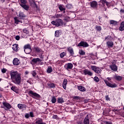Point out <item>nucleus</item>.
Segmentation results:
<instances>
[{
    "instance_id": "obj_59",
    "label": "nucleus",
    "mask_w": 124,
    "mask_h": 124,
    "mask_svg": "<svg viewBox=\"0 0 124 124\" xmlns=\"http://www.w3.org/2000/svg\"><path fill=\"white\" fill-rule=\"evenodd\" d=\"M27 83H29V84H30V85H31V84H32V82L30 80H27Z\"/></svg>"
},
{
    "instance_id": "obj_45",
    "label": "nucleus",
    "mask_w": 124,
    "mask_h": 124,
    "mask_svg": "<svg viewBox=\"0 0 124 124\" xmlns=\"http://www.w3.org/2000/svg\"><path fill=\"white\" fill-rule=\"evenodd\" d=\"M32 4H33V5H34V7L37 8V7H38V6H37V4H36V3H35V1L34 0L32 1Z\"/></svg>"
},
{
    "instance_id": "obj_2",
    "label": "nucleus",
    "mask_w": 124,
    "mask_h": 124,
    "mask_svg": "<svg viewBox=\"0 0 124 124\" xmlns=\"http://www.w3.org/2000/svg\"><path fill=\"white\" fill-rule=\"evenodd\" d=\"M51 24L56 26V27H60V26H62L63 25V21L61 19H56L55 21H52Z\"/></svg>"
},
{
    "instance_id": "obj_23",
    "label": "nucleus",
    "mask_w": 124,
    "mask_h": 124,
    "mask_svg": "<svg viewBox=\"0 0 124 124\" xmlns=\"http://www.w3.org/2000/svg\"><path fill=\"white\" fill-rule=\"evenodd\" d=\"M119 30L120 31H124V21H123L121 23L120 27H119Z\"/></svg>"
},
{
    "instance_id": "obj_37",
    "label": "nucleus",
    "mask_w": 124,
    "mask_h": 124,
    "mask_svg": "<svg viewBox=\"0 0 124 124\" xmlns=\"http://www.w3.org/2000/svg\"><path fill=\"white\" fill-rule=\"evenodd\" d=\"M95 30L97 31H100L102 30L101 26H95Z\"/></svg>"
},
{
    "instance_id": "obj_19",
    "label": "nucleus",
    "mask_w": 124,
    "mask_h": 124,
    "mask_svg": "<svg viewBox=\"0 0 124 124\" xmlns=\"http://www.w3.org/2000/svg\"><path fill=\"white\" fill-rule=\"evenodd\" d=\"M78 91H80V92H86V89L85 88V87L82 86H78Z\"/></svg>"
},
{
    "instance_id": "obj_49",
    "label": "nucleus",
    "mask_w": 124,
    "mask_h": 124,
    "mask_svg": "<svg viewBox=\"0 0 124 124\" xmlns=\"http://www.w3.org/2000/svg\"><path fill=\"white\" fill-rule=\"evenodd\" d=\"M6 71H7V70H6V69L5 68H3L2 69H1V72L2 73H5Z\"/></svg>"
},
{
    "instance_id": "obj_11",
    "label": "nucleus",
    "mask_w": 124,
    "mask_h": 124,
    "mask_svg": "<svg viewBox=\"0 0 124 124\" xmlns=\"http://www.w3.org/2000/svg\"><path fill=\"white\" fill-rule=\"evenodd\" d=\"M3 105L5 107V110H8L11 108V105L7 102H3Z\"/></svg>"
},
{
    "instance_id": "obj_35",
    "label": "nucleus",
    "mask_w": 124,
    "mask_h": 124,
    "mask_svg": "<svg viewBox=\"0 0 124 124\" xmlns=\"http://www.w3.org/2000/svg\"><path fill=\"white\" fill-rule=\"evenodd\" d=\"M14 20H15V24H18L19 23H20V20L18 19L17 17H14Z\"/></svg>"
},
{
    "instance_id": "obj_16",
    "label": "nucleus",
    "mask_w": 124,
    "mask_h": 124,
    "mask_svg": "<svg viewBox=\"0 0 124 124\" xmlns=\"http://www.w3.org/2000/svg\"><path fill=\"white\" fill-rule=\"evenodd\" d=\"M14 65H19L20 64V61L18 58H15L13 61Z\"/></svg>"
},
{
    "instance_id": "obj_47",
    "label": "nucleus",
    "mask_w": 124,
    "mask_h": 124,
    "mask_svg": "<svg viewBox=\"0 0 124 124\" xmlns=\"http://www.w3.org/2000/svg\"><path fill=\"white\" fill-rule=\"evenodd\" d=\"M65 52H62L60 54V57L61 58H63V57H64V56H65Z\"/></svg>"
},
{
    "instance_id": "obj_58",
    "label": "nucleus",
    "mask_w": 124,
    "mask_h": 124,
    "mask_svg": "<svg viewBox=\"0 0 124 124\" xmlns=\"http://www.w3.org/2000/svg\"><path fill=\"white\" fill-rule=\"evenodd\" d=\"M109 37H110L109 35L107 36V37H106L105 40H107V39H109Z\"/></svg>"
},
{
    "instance_id": "obj_60",
    "label": "nucleus",
    "mask_w": 124,
    "mask_h": 124,
    "mask_svg": "<svg viewBox=\"0 0 124 124\" xmlns=\"http://www.w3.org/2000/svg\"><path fill=\"white\" fill-rule=\"evenodd\" d=\"M106 4L107 5V6H108L109 4H110V3H109V2L107 1L106 2Z\"/></svg>"
},
{
    "instance_id": "obj_61",
    "label": "nucleus",
    "mask_w": 124,
    "mask_h": 124,
    "mask_svg": "<svg viewBox=\"0 0 124 124\" xmlns=\"http://www.w3.org/2000/svg\"><path fill=\"white\" fill-rule=\"evenodd\" d=\"M77 124H83V122L82 121H79L77 122Z\"/></svg>"
},
{
    "instance_id": "obj_18",
    "label": "nucleus",
    "mask_w": 124,
    "mask_h": 124,
    "mask_svg": "<svg viewBox=\"0 0 124 124\" xmlns=\"http://www.w3.org/2000/svg\"><path fill=\"white\" fill-rule=\"evenodd\" d=\"M20 6L23 8V9H25V10H26L28 11L29 9H30V6L29 5H27L26 4H20Z\"/></svg>"
},
{
    "instance_id": "obj_26",
    "label": "nucleus",
    "mask_w": 124,
    "mask_h": 124,
    "mask_svg": "<svg viewBox=\"0 0 124 124\" xmlns=\"http://www.w3.org/2000/svg\"><path fill=\"white\" fill-rule=\"evenodd\" d=\"M66 85H67V79L65 78L64 79L62 85V87L64 90L66 89Z\"/></svg>"
},
{
    "instance_id": "obj_33",
    "label": "nucleus",
    "mask_w": 124,
    "mask_h": 124,
    "mask_svg": "<svg viewBox=\"0 0 124 124\" xmlns=\"http://www.w3.org/2000/svg\"><path fill=\"white\" fill-rule=\"evenodd\" d=\"M53 71V69H52V67L49 66L48 67L47 70V73H51Z\"/></svg>"
},
{
    "instance_id": "obj_42",
    "label": "nucleus",
    "mask_w": 124,
    "mask_h": 124,
    "mask_svg": "<svg viewBox=\"0 0 124 124\" xmlns=\"http://www.w3.org/2000/svg\"><path fill=\"white\" fill-rule=\"evenodd\" d=\"M107 2V0H101V2L102 4H103V5H104V6H105V4Z\"/></svg>"
},
{
    "instance_id": "obj_54",
    "label": "nucleus",
    "mask_w": 124,
    "mask_h": 124,
    "mask_svg": "<svg viewBox=\"0 0 124 124\" xmlns=\"http://www.w3.org/2000/svg\"><path fill=\"white\" fill-rule=\"evenodd\" d=\"M74 98H75V99H80V97L79 96H74Z\"/></svg>"
},
{
    "instance_id": "obj_53",
    "label": "nucleus",
    "mask_w": 124,
    "mask_h": 124,
    "mask_svg": "<svg viewBox=\"0 0 124 124\" xmlns=\"http://www.w3.org/2000/svg\"><path fill=\"white\" fill-rule=\"evenodd\" d=\"M52 119H54V120H56V119H58V115H54L52 116Z\"/></svg>"
},
{
    "instance_id": "obj_4",
    "label": "nucleus",
    "mask_w": 124,
    "mask_h": 124,
    "mask_svg": "<svg viewBox=\"0 0 124 124\" xmlns=\"http://www.w3.org/2000/svg\"><path fill=\"white\" fill-rule=\"evenodd\" d=\"M28 94H30V96L32 97V98H40L41 97L39 94L34 93L31 90L28 92Z\"/></svg>"
},
{
    "instance_id": "obj_10",
    "label": "nucleus",
    "mask_w": 124,
    "mask_h": 124,
    "mask_svg": "<svg viewBox=\"0 0 124 124\" xmlns=\"http://www.w3.org/2000/svg\"><path fill=\"white\" fill-rule=\"evenodd\" d=\"M98 3L96 1H93L90 2V6L92 8L96 9L97 8Z\"/></svg>"
},
{
    "instance_id": "obj_50",
    "label": "nucleus",
    "mask_w": 124,
    "mask_h": 124,
    "mask_svg": "<svg viewBox=\"0 0 124 124\" xmlns=\"http://www.w3.org/2000/svg\"><path fill=\"white\" fill-rule=\"evenodd\" d=\"M62 15L61 14H58L56 16V18H62Z\"/></svg>"
},
{
    "instance_id": "obj_12",
    "label": "nucleus",
    "mask_w": 124,
    "mask_h": 124,
    "mask_svg": "<svg viewBox=\"0 0 124 124\" xmlns=\"http://www.w3.org/2000/svg\"><path fill=\"white\" fill-rule=\"evenodd\" d=\"M31 62L32 63H33V64H34L35 63H37V62H42V59H41L39 58H34L32 60Z\"/></svg>"
},
{
    "instance_id": "obj_21",
    "label": "nucleus",
    "mask_w": 124,
    "mask_h": 124,
    "mask_svg": "<svg viewBox=\"0 0 124 124\" xmlns=\"http://www.w3.org/2000/svg\"><path fill=\"white\" fill-rule=\"evenodd\" d=\"M59 8L61 12H62L63 11V13H65V8H64V6L62 5H60L59 6Z\"/></svg>"
},
{
    "instance_id": "obj_62",
    "label": "nucleus",
    "mask_w": 124,
    "mask_h": 124,
    "mask_svg": "<svg viewBox=\"0 0 124 124\" xmlns=\"http://www.w3.org/2000/svg\"><path fill=\"white\" fill-rule=\"evenodd\" d=\"M107 79H108V81H109V82H111V78H107Z\"/></svg>"
},
{
    "instance_id": "obj_3",
    "label": "nucleus",
    "mask_w": 124,
    "mask_h": 124,
    "mask_svg": "<svg viewBox=\"0 0 124 124\" xmlns=\"http://www.w3.org/2000/svg\"><path fill=\"white\" fill-rule=\"evenodd\" d=\"M24 52L25 54H31V45L27 44L24 46Z\"/></svg>"
},
{
    "instance_id": "obj_25",
    "label": "nucleus",
    "mask_w": 124,
    "mask_h": 124,
    "mask_svg": "<svg viewBox=\"0 0 124 124\" xmlns=\"http://www.w3.org/2000/svg\"><path fill=\"white\" fill-rule=\"evenodd\" d=\"M33 49L35 52H37V53H40V52H42V51L40 47L37 46H34Z\"/></svg>"
},
{
    "instance_id": "obj_13",
    "label": "nucleus",
    "mask_w": 124,
    "mask_h": 124,
    "mask_svg": "<svg viewBox=\"0 0 124 124\" xmlns=\"http://www.w3.org/2000/svg\"><path fill=\"white\" fill-rule=\"evenodd\" d=\"M83 73L84 75H89V76H93V73L88 69L84 70Z\"/></svg>"
},
{
    "instance_id": "obj_52",
    "label": "nucleus",
    "mask_w": 124,
    "mask_h": 124,
    "mask_svg": "<svg viewBox=\"0 0 124 124\" xmlns=\"http://www.w3.org/2000/svg\"><path fill=\"white\" fill-rule=\"evenodd\" d=\"M30 114L29 113H26L25 114V118H26L27 119H29V118H30Z\"/></svg>"
},
{
    "instance_id": "obj_15",
    "label": "nucleus",
    "mask_w": 124,
    "mask_h": 124,
    "mask_svg": "<svg viewBox=\"0 0 124 124\" xmlns=\"http://www.w3.org/2000/svg\"><path fill=\"white\" fill-rule=\"evenodd\" d=\"M67 50L70 55L73 57L74 55V50H73V48L72 47H67Z\"/></svg>"
},
{
    "instance_id": "obj_44",
    "label": "nucleus",
    "mask_w": 124,
    "mask_h": 124,
    "mask_svg": "<svg viewBox=\"0 0 124 124\" xmlns=\"http://www.w3.org/2000/svg\"><path fill=\"white\" fill-rule=\"evenodd\" d=\"M66 7H67L68 9H70L71 8H72V5L68 4L67 5H66Z\"/></svg>"
},
{
    "instance_id": "obj_24",
    "label": "nucleus",
    "mask_w": 124,
    "mask_h": 124,
    "mask_svg": "<svg viewBox=\"0 0 124 124\" xmlns=\"http://www.w3.org/2000/svg\"><path fill=\"white\" fill-rule=\"evenodd\" d=\"M107 45L108 47L112 48L114 46V43L112 41H108L107 42Z\"/></svg>"
},
{
    "instance_id": "obj_5",
    "label": "nucleus",
    "mask_w": 124,
    "mask_h": 124,
    "mask_svg": "<svg viewBox=\"0 0 124 124\" xmlns=\"http://www.w3.org/2000/svg\"><path fill=\"white\" fill-rule=\"evenodd\" d=\"M91 68L95 73H97L98 74L101 73L102 70L100 69V68L97 67L96 66H91Z\"/></svg>"
},
{
    "instance_id": "obj_29",
    "label": "nucleus",
    "mask_w": 124,
    "mask_h": 124,
    "mask_svg": "<svg viewBox=\"0 0 124 124\" xmlns=\"http://www.w3.org/2000/svg\"><path fill=\"white\" fill-rule=\"evenodd\" d=\"M57 102L58 103H63L64 101L63 100V98L62 97H59L58 98Z\"/></svg>"
},
{
    "instance_id": "obj_56",
    "label": "nucleus",
    "mask_w": 124,
    "mask_h": 124,
    "mask_svg": "<svg viewBox=\"0 0 124 124\" xmlns=\"http://www.w3.org/2000/svg\"><path fill=\"white\" fill-rule=\"evenodd\" d=\"M106 100L107 101H108V100L110 101V98H109V96L107 95L106 96Z\"/></svg>"
},
{
    "instance_id": "obj_38",
    "label": "nucleus",
    "mask_w": 124,
    "mask_h": 124,
    "mask_svg": "<svg viewBox=\"0 0 124 124\" xmlns=\"http://www.w3.org/2000/svg\"><path fill=\"white\" fill-rule=\"evenodd\" d=\"M23 32H24V33H26V34H28L29 33V31L27 29V28H25L23 30Z\"/></svg>"
},
{
    "instance_id": "obj_41",
    "label": "nucleus",
    "mask_w": 124,
    "mask_h": 124,
    "mask_svg": "<svg viewBox=\"0 0 124 124\" xmlns=\"http://www.w3.org/2000/svg\"><path fill=\"white\" fill-rule=\"evenodd\" d=\"M118 115H120L123 118H124V111H120L118 113Z\"/></svg>"
},
{
    "instance_id": "obj_6",
    "label": "nucleus",
    "mask_w": 124,
    "mask_h": 124,
    "mask_svg": "<svg viewBox=\"0 0 124 124\" xmlns=\"http://www.w3.org/2000/svg\"><path fill=\"white\" fill-rule=\"evenodd\" d=\"M91 118H92L91 114L87 115L83 120V124H90V119H91Z\"/></svg>"
},
{
    "instance_id": "obj_31",
    "label": "nucleus",
    "mask_w": 124,
    "mask_h": 124,
    "mask_svg": "<svg viewBox=\"0 0 124 124\" xmlns=\"http://www.w3.org/2000/svg\"><path fill=\"white\" fill-rule=\"evenodd\" d=\"M110 25H113V26H118V22L115 20L110 21Z\"/></svg>"
},
{
    "instance_id": "obj_57",
    "label": "nucleus",
    "mask_w": 124,
    "mask_h": 124,
    "mask_svg": "<svg viewBox=\"0 0 124 124\" xmlns=\"http://www.w3.org/2000/svg\"><path fill=\"white\" fill-rule=\"evenodd\" d=\"M39 58L41 59H43V58H44V56L42 55V54L41 55H39Z\"/></svg>"
},
{
    "instance_id": "obj_43",
    "label": "nucleus",
    "mask_w": 124,
    "mask_h": 124,
    "mask_svg": "<svg viewBox=\"0 0 124 124\" xmlns=\"http://www.w3.org/2000/svg\"><path fill=\"white\" fill-rule=\"evenodd\" d=\"M113 111L115 113V114H116L117 115H119L118 113H120V110L119 109H113Z\"/></svg>"
},
{
    "instance_id": "obj_34",
    "label": "nucleus",
    "mask_w": 124,
    "mask_h": 124,
    "mask_svg": "<svg viewBox=\"0 0 124 124\" xmlns=\"http://www.w3.org/2000/svg\"><path fill=\"white\" fill-rule=\"evenodd\" d=\"M56 101H57V99L56 98V97L55 96H53L51 99L52 103H56Z\"/></svg>"
},
{
    "instance_id": "obj_39",
    "label": "nucleus",
    "mask_w": 124,
    "mask_h": 124,
    "mask_svg": "<svg viewBox=\"0 0 124 124\" xmlns=\"http://www.w3.org/2000/svg\"><path fill=\"white\" fill-rule=\"evenodd\" d=\"M58 62L59 64H62V63H64L65 62V60H59L57 62Z\"/></svg>"
},
{
    "instance_id": "obj_8",
    "label": "nucleus",
    "mask_w": 124,
    "mask_h": 124,
    "mask_svg": "<svg viewBox=\"0 0 124 124\" xmlns=\"http://www.w3.org/2000/svg\"><path fill=\"white\" fill-rule=\"evenodd\" d=\"M64 68L68 71H70L73 68V64L71 63H67L64 65Z\"/></svg>"
},
{
    "instance_id": "obj_28",
    "label": "nucleus",
    "mask_w": 124,
    "mask_h": 124,
    "mask_svg": "<svg viewBox=\"0 0 124 124\" xmlns=\"http://www.w3.org/2000/svg\"><path fill=\"white\" fill-rule=\"evenodd\" d=\"M11 89L12 91H13V92H15V93H18V88H17L15 86H12Z\"/></svg>"
},
{
    "instance_id": "obj_22",
    "label": "nucleus",
    "mask_w": 124,
    "mask_h": 124,
    "mask_svg": "<svg viewBox=\"0 0 124 124\" xmlns=\"http://www.w3.org/2000/svg\"><path fill=\"white\" fill-rule=\"evenodd\" d=\"M17 107H18L19 109H26L27 106L23 104H18Z\"/></svg>"
},
{
    "instance_id": "obj_7",
    "label": "nucleus",
    "mask_w": 124,
    "mask_h": 124,
    "mask_svg": "<svg viewBox=\"0 0 124 124\" xmlns=\"http://www.w3.org/2000/svg\"><path fill=\"white\" fill-rule=\"evenodd\" d=\"M78 47L87 48V47H89V45L88 44V43H87V42L82 41L78 45Z\"/></svg>"
},
{
    "instance_id": "obj_9",
    "label": "nucleus",
    "mask_w": 124,
    "mask_h": 124,
    "mask_svg": "<svg viewBox=\"0 0 124 124\" xmlns=\"http://www.w3.org/2000/svg\"><path fill=\"white\" fill-rule=\"evenodd\" d=\"M104 81L108 87H109V88H117V84L115 83L113 84L111 83H109V81L106 80V79H104Z\"/></svg>"
},
{
    "instance_id": "obj_51",
    "label": "nucleus",
    "mask_w": 124,
    "mask_h": 124,
    "mask_svg": "<svg viewBox=\"0 0 124 124\" xmlns=\"http://www.w3.org/2000/svg\"><path fill=\"white\" fill-rule=\"evenodd\" d=\"M32 75L33 77H35V75H36V73L34 71H33L32 72Z\"/></svg>"
},
{
    "instance_id": "obj_14",
    "label": "nucleus",
    "mask_w": 124,
    "mask_h": 124,
    "mask_svg": "<svg viewBox=\"0 0 124 124\" xmlns=\"http://www.w3.org/2000/svg\"><path fill=\"white\" fill-rule=\"evenodd\" d=\"M110 67L111 69V70H113V71H117L118 70V66L116 65L115 63H113V64L110 65Z\"/></svg>"
},
{
    "instance_id": "obj_48",
    "label": "nucleus",
    "mask_w": 124,
    "mask_h": 124,
    "mask_svg": "<svg viewBox=\"0 0 124 124\" xmlns=\"http://www.w3.org/2000/svg\"><path fill=\"white\" fill-rule=\"evenodd\" d=\"M30 117H31V118H33V117H34V115H33V112L32 111H31L30 112Z\"/></svg>"
},
{
    "instance_id": "obj_63",
    "label": "nucleus",
    "mask_w": 124,
    "mask_h": 124,
    "mask_svg": "<svg viewBox=\"0 0 124 124\" xmlns=\"http://www.w3.org/2000/svg\"><path fill=\"white\" fill-rule=\"evenodd\" d=\"M106 124H112V123L106 121Z\"/></svg>"
},
{
    "instance_id": "obj_64",
    "label": "nucleus",
    "mask_w": 124,
    "mask_h": 124,
    "mask_svg": "<svg viewBox=\"0 0 124 124\" xmlns=\"http://www.w3.org/2000/svg\"><path fill=\"white\" fill-rule=\"evenodd\" d=\"M120 12H121V13H124V10L121 9V10H120Z\"/></svg>"
},
{
    "instance_id": "obj_46",
    "label": "nucleus",
    "mask_w": 124,
    "mask_h": 124,
    "mask_svg": "<svg viewBox=\"0 0 124 124\" xmlns=\"http://www.w3.org/2000/svg\"><path fill=\"white\" fill-rule=\"evenodd\" d=\"M20 4H26V3H27V1H26L25 0H20Z\"/></svg>"
},
{
    "instance_id": "obj_20",
    "label": "nucleus",
    "mask_w": 124,
    "mask_h": 124,
    "mask_svg": "<svg viewBox=\"0 0 124 124\" xmlns=\"http://www.w3.org/2000/svg\"><path fill=\"white\" fill-rule=\"evenodd\" d=\"M60 34H62V30H57L55 32V37H60Z\"/></svg>"
},
{
    "instance_id": "obj_55",
    "label": "nucleus",
    "mask_w": 124,
    "mask_h": 124,
    "mask_svg": "<svg viewBox=\"0 0 124 124\" xmlns=\"http://www.w3.org/2000/svg\"><path fill=\"white\" fill-rule=\"evenodd\" d=\"M16 40H20V36L17 35L16 36Z\"/></svg>"
},
{
    "instance_id": "obj_17",
    "label": "nucleus",
    "mask_w": 124,
    "mask_h": 124,
    "mask_svg": "<svg viewBox=\"0 0 124 124\" xmlns=\"http://www.w3.org/2000/svg\"><path fill=\"white\" fill-rule=\"evenodd\" d=\"M12 49L14 51H15V52H17L19 49V46L18 44H15L13 45Z\"/></svg>"
},
{
    "instance_id": "obj_30",
    "label": "nucleus",
    "mask_w": 124,
    "mask_h": 124,
    "mask_svg": "<svg viewBox=\"0 0 124 124\" xmlns=\"http://www.w3.org/2000/svg\"><path fill=\"white\" fill-rule=\"evenodd\" d=\"M47 86L51 88H56V84H55L54 83H50L49 84H47Z\"/></svg>"
},
{
    "instance_id": "obj_1",
    "label": "nucleus",
    "mask_w": 124,
    "mask_h": 124,
    "mask_svg": "<svg viewBox=\"0 0 124 124\" xmlns=\"http://www.w3.org/2000/svg\"><path fill=\"white\" fill-rule=\"evenodd\" d=\"M10 75L11 76V79L13 83L16 84V85H20L22 81V74L19 73L17 71H11L10 72Z\"/></svg>"
},
{
    "instance_id": "obj_32",
    "label": "nucleus",
    "mask_w": 124,
    "mask_h": 124,
    "mask_svg": "<svg viewBox=\"0 0 124 124\" xmlns=\"http://www.w3.org/2000/svg\"><path fill=\"white\" fill-rule=\"evenodd\" d=\"M114 78L117 81H121L123 79V77L120 76H116Z\"/></svg>"
},
{
    "instance_id": "obj_36",
    "label": "nucleus",
    "mask_w": 124,
    "mask_h": 124,
    "mask_svg": "<svg viewBox=\"0 0 124 124\" xmlns=\"http://www.w3.org/2000/svg\"><path fill=\"white\" fill-rule=\"evenodd\" d=\"M79 54L81 56H84V55H86V52H85V51H84L83 50L81 49L79 51Z\"/></svg>"
},
{
    "instance_id": "obj_40",
    "label": "nucleus",
    "mask_w": 124,
    "mask_h": 124,
    "mask_svg": "<svg viewBox=\"0 0 124 124\" xmlns=\"http://www.w3.org/2000/svg\"><path fill=\"white\" fill-rule=\"evenodd\" d=\"M93 80L94 81H95V82H96L97 83H98V82H99V78L97 77H94Z\"/></svg>"
},
{
    "instance_id": "obj_27",
    "label": "nucleus",
    "mask_w": 124,
    "mask_h": 124,
    "mask_svg": "<svg viewBox=\"0 0 124 124\" xmlns=\"http://www.w3.org/2000/svg\"><path fill=\"white\" fill-rule=\"evenodd\" d=\"M19 17L20 18V19H23V18H25L26 17V15L24 14V13H23V12H19Z\"/></svg>"
}]
</instances>
